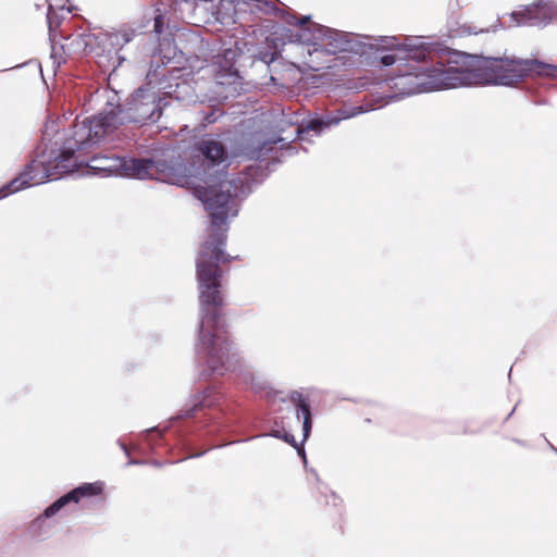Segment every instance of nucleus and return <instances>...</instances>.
<instances>
[{
  "instance_id": "obj_1",
  "label": "nucleus",
  "mask_w": 557,
  "mask_h": 557,
  "mask_svg": "<svg viewBox=\"0 0 557 557\" xmlns=\"http://www.w3.org/2000/svg\"><path fill=\"white\" fill-rule=\"evenodd\" d=\"M281 140L282 138L262 140L259 136H252L238 149L228 150L222 140L208 136L195 147L198 157L202 158L198 168L206 185L197 186L195 196L203 203L211 218L209 236L200 246L196 260L201 308L197 351L206 360L208 370H234L238 362L236 348L218 313L224 299L220 264L231 260L224 251L228 224L237 216L242 198L250 189L242 177L230 178L224 169L230 165L231 158L259 160Z\"/></svg>"
},
{
  "instance_id": "obj_2",
  "label": "nucleus",
  "mask_w": 557,
  "mask_h": 557,
  "mask_svg": "<svg viewBox=\"0 0 557 557\" xmlns=\"http://www.w3.org/2000/svg\"><path fill=\"white\" fill-rule=\"evenodd\" d=\"M159 91L147 85L138 88L127 100L125 109L109 103L98 115L85 117L75 125L73 137L67 140L63 153H73L77 149L92 148L101 139L112 134L125 122L144 124L157 122L164 107Z\"/></svg>"
},
{
  "instance_id": "obj_3",
  "label": "nucleus",
  "mask_w": 557,
  "mask_h": 557,
  "mask_svg": "<svg viewBox=\"0 0 557 557\" xmlns=\"http://www.w3.org/2000/svg\"><path fill=\"white\" fill-rule=\"evenodd\" d=\"M462 66H456L457 87L472 85L513 86L529 75L557 77V65L537 59L515 55L486 57L463 53Z\"/></svg>"
},
{
  "instance_id": "obj_4",
  "label": "nucleus",
  "mask_w": 557,
  "mask_h": 557,
  "mask_svg": "<svg viewBox=\"0 0 557 557\" xmlns=\"http://www.w3.org/2000/svg\"><path fill=\"white\" fill-rule=\"evenodd\" d=\"M84 120L85 119H77L69 133L60 138V140H62L61 143H59V140L52 143V138L59 132L58 122H46L42 129L44 149L26 166L23 173L0 188V200L18 190L42 184L47 180H58L62 174L73 172L75 166L79 163L76 153L83 154L90 148L77 149L73 151V153H69V156L63 153V151L65 150L64 147L67 145V140L73 137L75 125Z\"/></svg>"
},
{
  "instance_id": "obj_5",
  "label": "nucleus",
  "mask_w": 557,
  "mask_h": 557,
  "mask_svg": "<svg viewBox=\"0 0 557 557\" xmlns=\"http://www.w3.org/2000/svg\"><path fill=\"white\" fill-rule=\"evenodd\" d=\"M309 16L297 21L301 27L292 35L302 62L312 71L332 67L334 55L339 52L363 53L366 46L354 33L341 32L317 23L308 24Z\"/></svg>"
},
{
  "instance_id": "obj_6",
  "label": "nucleus",
  "mask_w": 557,
  "mask_h": 557,
  "mask_svg": "<svg viewBox=\"0 0 557 557\" xmlns=\"http://www.w3.org/2000/svg\"><path fill=\"white\" fill-rule=\"evenodd\" d=\"M387 84L389 88L404 96L458 88L456 66H445L441 61L435 65L406 64L387 79Z\"/></svg>"
},
{
  "instance_id": "obj_7",
  "label": "nucleus",
  "mask_w": 557,
  "mask_h": 557,
  "mask_svg": "<svg viewBox=\"0 0 557 557\" xmlns=\"http://www.w3.org/2000/svg\"><path fill=\"white\" fill-rule=\"evenodd\" d=\"M370 46H375L377 50H393L396 52L395 54H385L381 58V63L384 66L393 65L397 59L424 61L426 55L432 59L441 50L438 47L428 44L425 38L413 36L380 37L375 39V44H370Z\"/></svg>"
},
{
  "instance_id": "obj_8",
  "label": "nucleus",
  "mask_w": 557,
  "mask_h": 557,
  "mask_svg": "<svg viewBox=\"0 0 557 557\" xmlns=\"http://www.w3.org/2000/svg\"><path fill=\"white\" fill-rule=\"evenodd\" d=\"M149 166L146 178L162 181L181 187L193 188L196 190L199 184H195L194 180L198 178L203 182L200 168L195 164L186 165L181 157H171L170 159H161L152 161L150 159H141Z\"/></svg>"
},
{
  "instance_id": "obj_9",
  "label": "nucleus",
  "mask_w": 557,
  "mask_h": 557,
  "mask_svg": "<svg viewBox=\"0 0 557 557\" xmlns=\"http://www.w3.org/2000/svg\"><path fill=\"white\" fill-rule=\"evenodd\" d=\"M383 104L384 103L374 104L372 102H367L360 106H354L344 103L341 108L327 112L324 115L310 117L307 121H304L298 126L297 133L301 139H305V136L309 135L311 132L318 136L325 129L339 125L342 121L382 108Z\"/></svg>"
},
{
  "instance_id": "obj_10",
  "label": "nucleus",
  "mask_w": 557,
  "mask_h": 557,
  "mask_svg": "<svg viewBox=\"0 0 557 557\" xmlns=\"http://www.w3.org/2000/svg\"><path fill=\"white\" fill-rule=\"evenodd\" d=\"M89 170L102 176H124L129 178L145 180L149 174L147 166L141 159L121 158L115 156H94L88 162Z\"/></svg>"
},
{
  "instance_id": "obj_11",
  "label": "nucleus",
  "mask_w": 557,
  "mask_h": 557,
  "mask_svg": "<svg viewBox=\"0 0 557 557\" xmlns=\"http://www.w3.org/2000/svg\"><path fill=\"white\" fill-rule=\"evenodd\" d=\"M135 30L125 29L117 33H99V34H78L73 38L70 46H73V50L92 52L95 46L102 47L103 51L108 47L124 46L133 40Z\"/></svg>"
},
{
  "instance_id": "obj_12",
  "label": "nucleus",
  "mask_w": 557,
  "mask_h": 557,
  "mask_svg": "<svg viewBox=\"0 0 557 557\" xmlns=\"http://www.w3.org/2000/svg\"><path fill=\"white\" fill-rule=\"evenodd\" d=\"M511 18L517 25L544 27L552 22H557V2L540 0L521 11L512 12Z\"/></svg>"
},
{
  "instance_id": "obj_13",
  "label": "nucleus",
  "mask_w": 557,
  "mask_h": 557,
  "mask_svg": "<svg viewBox=\"0 0 557 557\" xmlns=\"http://www.w3.org/2000/svg\"><path fill=\"white\" fill-rule=\"evenodd\" d=\"M103 491L102 482L84 483L65 495L61 496L49 505L42 512L44 518L50 519L70 503L77 504L84 497H90L101 494Z\"/></svg>"
},
{
  "instance_id": "obj_14",
  "label": "nucleus",
  "mask_w": 557,
  "mask_h": 557,
  "mask_svg": "<svg viewBox=\"0 0 557 557\" xmlns=\"http://www.w3.org/2000/svg\"><path fill=\"white\" fill-rule=\"evenodd\" d=\"M236 52L232 49L224 50L222 55H216L213 63L212 72L218 85L226 86L230 91H236L239 81V75L234 69Z\"/></svg>"
},
{
  "instance_id": "obj_15",
  "label": "nucleus",
  "mask_w": 557,
  "mask_h": 557,
  "mask_svg": "<svg viewBox=\"0 0 557 557\" xmlns=\"http://www.w3.org/2000/svg\"><path fill=\"white\" fill-rule=\"evenodd\" d=\"M289 401L295 409L297 421L302 419V435L304 441H306L309 437L312 428L310 405L307 403L304 395L298 391H294L289 394Z\"/></svg>"
},
{
  "instance_id": "obj_16",
  "label": "nucleus",
  "mask_w": 557,
  "mask_h": 557,
  "mask_svg": "<svg viewBox=\"0 0 557 557\" xmlns=\"http://www.w3.org/2000/svg\"><path fill=\"white\" fill-rule=\"evenodd\" d=\"M211 394H212V389L208 388L201 395L195 396V398L193 399L191 407L183 410L182 414L180 417L188 418V417H191L195 411H197L203 407L212 406L213 401L210 400Z\"/></svg>"
},
{
  "instance_id": "obj_17",
  "label": "nucleus",
  "mask_w": 557,
  "mask_h": 557,
  "mask_svg": "<svg viewBox=\"0 0 557 557\" xmlns=\"http://www.w3.org/2000/svg\"><path fill=\"white\" fill-rule=\"evenodd\" d=\"M47 518H44V515H39L36 519H34L29 525V531L35 536H44L49 533L50 525L47 523Z\"/></svg>"
},
{
  "instance_id": "obj_18",
  "label": "nucleus",
  "mask_w": 557,
  "mask_h": 557,
  "mask_svg": "<svg viewBox=\"0 0 557 557\" xmlns=\"http://www.w3.org/2000/svg\"><path fill=\"white\" fill-rule=\"evenodd\" d=\"M47 2H48L47 18H48V24H49L50 36H52V28H53V24H54V21H53L54 11L57 9L63 10L64 5L62 3V0H47Z\"/></svg>"
},
{
  "instance_id": "obj_19",
  "label": "nucleus",
  "mask_w": 557,
  "mask_h": 557,
  "mask_svg": "<svg viewBox=\"0 0 557 557\" xmlns=\"http://www.w3.org/2000/svg\"><path fill=\"white\" fill-rule=\"evenodd\" d=\"M426 42H428V44H431V45H434V46L438 47V49H441V50L438 51V53H437V54L433 55V58H432V59H430V58L426 55V58H425L424 60H429V61L431 62V64H430V65H435V64H436V62L441 61L445 66H451V65H450V64H451V61H448V64H445V63L443 62V60H444V55H446V54H448V53H449L446 49H443L438 44L431 42V41H426Z\"/></svg>"
},
{
  "instance_id": "obj_20",
  "label": "nucleus",
  "mask_w": 557,
  "mask_h": 557,
  "mask_svg": "<svg viewBox=\"0 0 557 557\" xmlns=\"http://www.w3.org/2000/svg\"><path fill=\"white\" fill-rule=\"evenodd\" d=\"M283 441L294 446L297 449L299 456H301V458L304 459V462H306L305 449L302 446L297 445L294 435H292L288 432H284Z\"/></svg>"
},
{
  "instance_id": "obj_21",
  "label": "nucleus",
  "mask_w": 557,
  "mask_h": 557,
  "mask_svg": "<svg viewBox=\"0 0 557 557\" xmlns=\"http://www.w3.org/2000/svg\"><path fill=\"white\" fill-rule=\"evenodd\" d=\"M153 29L156 32V34H161L163 32V17L162 15H156L154 16V25H153Z\"/></svg>"
},
{
  "instance_id": "obj_22",
  "label": "nucleus",
  "mask_w": 557,
  "mask_h": 557,
  "mask_svg": "<svg viewBox=\"0 0 557 557\" xmlns=\"http://www.w3.org/2000/svg\"><path fill=\"white\" fill-rule=\"evenodd\" d=\"M341 503V498L334 493L331 492L330 499L326 500V504H332L333 506H338Z\"/></svg>"
},
{
  "instance_id": "obj_23",
  "label": "nucleus",
  "mask_w": 557,
  "mask_h": 557,
  "mask_svg": "<svg viewBox=\"0 0 557 557\" xmlns=\"http://www.w3.org/2000/svg\"><path fill=\"white\" fill-rule=\"evenodd\" d=\"M269 435H270V436H273V437H275V438L283 440L284 432H283V431H281V430H273Z\"/></svg>"
},
{
  "instance_id": "obj_24",
  "label": "nucleus",
  "mask_w": 557,
  "mask_h": 557,
  "mask_svg": "<svg viewBox=\"0 0 557 557\" xmlns=\"http://www.w3.org/2000/svg\"><path fill=\"white\" fill-rule=\"evenodd\" d=\"M483 29H480V30H476V29H472V30H469V34H479V33H482Z\"/></svg>"
},
{
  "instance_id": "obj_25",
  "label": "nucleus",
  "mask_w": 557,
  "mask_h": 557,
  "mask_svg": "<svg viewBox=\"0 0 557 557\" xmlns=\"http://www.w3.org/2000/svg\"><path fill=\"white\" fill-rule=\"evenodd\" d=\"M206 120H207V122H208V123H212V122H214V119H213V117H210V116H208Z\"/></svg>"
},
{
  "instance_id": "obj_26",
  "label": "nucleus",
  "mask_w": 557,
  "mask_h": 557,
  "mask_svg": "<svg viewBox=\"0 0 557 557\" xmlns=\"http://www.w3.org/2000/svg\"><path fill=\"white\" fill-rule=\"evenodd\" d=\"M121 447L125 450V453H127L126 447H125L124 444H122Z\"/></svg>"
},
{
  "instance_id": "obj_27",
  "label": "nucleus",
  "mask_w": 557,
  "mask_h": 557,
  "mask_svg": "<svg viewBox=\"0 0 557 557\" xmlns=\"http://www.w3.org/2000/svg\"><path fill=\"white\" fill-rule=\"evenodd\" d=\"M117 59L120 60V62L124 60V58H122L121 55H117Z\"/></svg>"
}]
</instances>
